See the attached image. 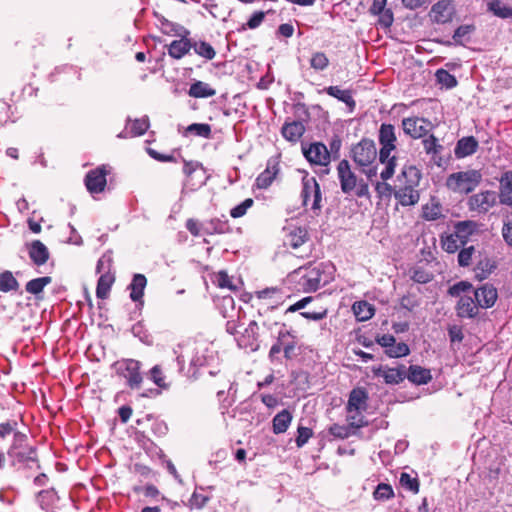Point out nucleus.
Masks as SVG:
<instances>
[{"instance_id":"f257e3e1","label":"nucleus","mask_w":512,"mask_h":512,"mask_svg":"<svg viewBox=\"0 0 512 512\" xmlns=\"http://www.w3.org/2000/svg\"><path fill=\"white\" fill-rule=\"evenodd\" d=\"M330 277L325 272L323 263L309 264L294 270L288 275V282L297 292L311 293L329 283Z\"/></svg>"},{"instance_id":"f03ea898","label":"nucleus","mask_w":512,"mask_h":512,"mask_svg":"<svg viewBox=\"0 0 512 512\" xmlns=\"http://www.w3.org/2000/svg\"><path fill=\"white\" fill-rule=\"evenodd\" d=\"M378 141L380 144L379 161L384 165L380 173L382 180H389L395 173L397 158L392 155L396 150L397 136L395 127L392 124L382 123L378 132Z\"/></svg>"},{"instance_id":"7ed1b4c3","label":"nucleus","mask_w":512,"mask_h":512,"mask_svg":"<svg viewBox=\"0 0 512 512\" xmlns=\"http://www.w3.org/2000/svg\"><path fill=\"white\" fill-rule=\"evenodd\" d=\"M477 227V223L472 220L456 222L453 233H444L440 236L441 248L449 254L457 252L468 243Z\"/></svg>"},{"instance_id":"20e7f679","label":"nucleus","mask_w":512,"mask_h":512,"mask_svg":"<svg viewBox=\"0 0 512 512\" xmlns=\"http://www.w3.org/2000/svg\"><path fill=\"white\" fill-rule=\"evenodd\" d=\"M337 174L343 193L350 194L354 192L359 198L370 197L368 183L363 180L358 182L355 173L351 170L348 160L343 159L339 162L337 166Z\"/></svg>"},{"instance_id":"39448f33","label":"nucleus","mask_w":512,"mask_h":512,"mask_svg":"<svg viewBox=\"0 0 512 512\" xmlns=\"http://www.w3.org/2000/svg\"><path fill=\"white\" fill-rule=\"evenodd\" d=\"M481 181L482 173L476 169H469L450 174L446 179V187L454 193L467 195L473 192Z\"/></svg>"},{"instance_id":"423d86ee","label":"nucleus","mask_w":512,"mask_h":512,"mask_svg":"<svg viewBox=\"0 0 512 512\" xmlns=\"http://www.w3.org/2000/svg\"><path fill=\"white\" fill-rule=\"evenodd\" d=\"M301 199L303 207H310L313 215L319 216L323 208V198L320 184L315 177L302 178Z\"/></svg>"},{"instance_id":"0eeeda50","label":"nucleus","mask_w":512,"mask_h":512,"mask_svg":"<svg viewBox=\"0 0 512 512\" xmlns=\"http://www.w3.org/2000/svg\"><path fill=\"white\" fill-rule=\"evenodd\" d=\"M7 454L13 459L14 463L29 467L30 463H35L40 468L37 457V448L28 445V436L24 437L20 443L11 442Z\"/></svg>"},{"instance_id":"6e6552de","label":"nucleus","mask_w":512,"mask_h":512,"mask_svg":"<svg viewBox=\"0 0 512 512\" xmlns=\"http://www.w3.org/2000/svg\"><path fill=\"white\" fill-rule=\"evenodd\" d=\"M351 157L359 167H370L377 157L375 142L371 139L363 138L352 147Z\"/></svg>"},{"instance_id":"1a4fd4ad","label":"nucleus","mask_w":512,"mask_h":512,"mask_svg":"<svg viewBox=\"0 0 512 512\" xmlns=\"http://www.w3.org/2000/svg\"><path fill=\"white\" fill-rule=\"evenodd\" d=\"M117 374L127 380V384L131 389L140 387L143 378L140 373L141 363L134 359H123L116 362Z\"/></svg>"},{"instance_id":"9d476101","label":"nucleus","mask_w":512,"mask_h":512,"mask_svg":"<svg viewBox=\"0 0 512 512\" xmlns=\"http://www.w3.org/2000/svg\"><path fill=\"white\" fill-rule=\"evenodd\" d=\"M403 132L413 139L426 137L434 128L433 123L423 117L413 116L401 121Z\"/></svg>"},{"instance_id":"9b49d317","label":"nucleus","mask_w":512,"mask_h":512,"mask_svg":"<svg viewBox=\"0 0 512 512\" xmlns=\"http://www.w3.org/2000/svg\"><path fill=\"white\" fill-rule=\"evenodd\" d=\"M111 173L109 165H100L88 171L85 176V186L91 194L102 193L107 185V176Z\"/></svg>"},{"instance_id":"f8f14e48","label":"nucleus","mask_w":512,"mask_h":512,"mask_svg":"<svg viewBox=\"0 0 512 512\" xmlns=\"http://www.w3.org/2000/svg\"><path fill=\"white\" fill-rule=\"evenodd\" d=\"M372 372L375 377H382L387 385H398L406 379V366L400 364L397 367L380 365L373 367Z\"/></svg>"},{"instance_id":"ddd939ff","label":"nucleus","mask_w":512,"mask_h":512,"mask_svg":"<svg viewBox=\"0 0 512 512\" xmlns=\"http://www.w3.org/2000/svg\"><path fill=\"white\" fill-rule=\"evenodd\" d=\"M496 204V193L494 191H481L469 197L467 205L470 211L479 214L487 213Z\"/></svg>"},{"instance_id":"4468645a","label":"nucleus","mask_w":512,"mask_h":512,"mask_svg":"<svg viewBox=\"0 0 512 512\" xmlns=\"http://www.w3.org/2000/svg\"><path fill=\"white\" fill-rule=\"evenodd\" d=\"M305 158L311 163L320 166H327L330 163V153L322 142H314L309 147H303Z\"/></svg>"},{"instance_id":"2eb2a0df","label":"nucleus","mask_w":512,"mask_h":512,"mask_svg":"<svg viewBox=\"0 0 512 512\" xmlns=\"http://www.w3.org/2000/svg\"><path fill=\"white\" fill-rule=\"evenodd\" d=\"M369 13L377 17V24L380 27L389 29L393 25L394 13L387 7V0H373Z\"/></svg>"},{"instance_id":"dca6fc26","label":"nucleus","mask_w":512,"mask_h":512,"mask_svg":"<svg viewBox=\"0 0 512 512\" xmlns=\"http://www.w3.org/2000/svg\"><path fill=\"white\" fill-rule=\"evenodd\" d=\"M475 301L479 308L488 309L495 305L498 299V291L491 283H485L474 289Z\"/></svg>"},{"instance_id":"f3484780","label":"nucleus","mask_w":512,"mask_h":512,"mask_svg":"<svg viewBox=\"0 0 512 512\" xmlns=\"http://www.w3.org/2000/svg\"><path fill=\"white\" fill-rule=\"evenodd\" d=\"M454 13L451 0H439L431 7L429 16L434 23L446 24L452 21Z\"/></svg>"},{"instance_id":"a211bd4d","label":"nucleus","mask_w":512,"mask_h":512,"mask_svg":"<svg viewBox=\"0 0 512 512\" xmlns=\"http://www.w3.org/2000/svg\"><path fill=\"white\" fill-rule=\"evenodd\" d=\"M422 178L421 170L413 164H405L397 176L396 186L419 188Z\"/></svg>"},{"instance_id":"6ab92c4d","label":"nucleus","mask_w":512,"mask_h":512,"mask_svg":"<svg viewBox=\"0 0 512 512\" xmlns=\"http://www.w3.org/2000/svg\"><path fill=\"white\" fill-rule=\"evenodd\" d=\"M497 268V262L486 253L479 252L478 260L473 268L474 277L479 281L487 279Z\"/></svg>"},{"instance_id":"aec40b11","label":"nucleus","mask_w":512,"mask_h":512,"mask_svg":"<svg viewBox=\"0 0 512 512\" xmlns=\"http://www.w3.org/2000/svg\"><path fill=\"white\" fill-rule=\"evenodd\" d=\"M394 198L401 206H414L420 200L419 188L394 186Z\"/></svg>"},{"instance_id":"412c9836","label":"nucleus","mask_w":512,"mask_h":512,"mask_svg":"<svg viewBox=\"0 0 512 512\" xmlns=\"http://www.w3.org/2000/svg\"><path fill=\"white\" fill-rule=\"evenodd\" d=\"M369 395L365 388L356 387L349 393L348 402L346 404V412L355 410H367Z\"/></svg>"},{"instance_id":"4be33fe9","label":"nucleus","mask_w":512,"mask_h":512,"mask_svg":"<svg viewBox=\"0 0 512 512\" xmlns=\"http://www.w3.org/2000/svg\"><path fill=\"white\" fill-rule=\"evenodd\" d=\"M12 437V442L20 443L26 433L20 431L19 422L15 418H9L5 421L0 422V440L4 441L8 437Z\"/></svg>"},{"instance_id":"5701e85b","label":"nucleus","mask_w":512,"mask_h":512,"mask_svg":"<svg viewBox=\"0 0 512 512\" xmlns=\"http://www.w3.org/2000/svg\"><path fill=\"white\" fill-rule=\"evenodd\" d=\"M28 254L36 266L46 264L50 257L48 248L40 240H34L28 245Z\"/></svg>"},{"instance_id":"b1692460","label":"nucleus","mask_w":512,"mask_h":512,"mask_svg":"<svg viewBox=\"0 0 512 512\" xmlns=\"http://www.w3.org/2000/svg\"><path fill=\"white\" fill-rule=\"evenodd\" d=\"M188 30H185V35L179 40L172 41L168 46V55L176 60L183 58L191 50V39L187 38Z\"/></svg>"},{"instance_id":"393cba45","label":"nucleus","mask_w":512,"mask_h":512,"mask_svg":"<svg viewBox=\"0 0 512 512\" xmlns=\"http://www.w3.org/2000/svg\"><path fill=\"white\" fill-rule=\"evenodd\" d=\"M456 313L460 318H475L479 313V307L472 297L461 296L456 305Z\"/></svg>"},{"instance_id":"a878e982","label":"nucleus","mask_w":512,"mask_h":512,"mask_svg":"<svg viewBox=\"0 0 512 512\" xmlns=\"http://www.w3.org/2000/svg\"><path fill=\"white\" fill-rule=\"evenodd\" d=\"M479 147V143L474 136L460 138L455 146L454 154L457 159H462L473 155Z\"/></svg>"},{"instance_id":"bb28decb","label":"nucleus","mask_w":512,"mask_h":512,"mask_svg":"<svg viewBox=\"0 0 512 512\" xmlns=\"http://www.w3.org/2000/svg\"><path fill=\"white\" fill-rule=\"evenodd\" d=\"M322 92H325L329 96L343 102L348 107L350 112L355 110L356 101L353 98L352 90L341 89L339 86H328L325 87Z\"/></svg>"},{"instance_id":"cd10ccee","label":"nucleus","mask_w":512,"mask_h":512,"mask_svg":"<svg viewBox=\"0 0 512 512\" xmlns=\"http://www.w3.org/2000/svg\"><path fill=\"white\" fill-rule=\"evenodd\" d=\"M406 378L415 385H425L432 380V373L422 366L410 365L406 367Z\"/></svg>"},{"instance_id":"c85d7f7f","label":"nucleus","mask_w":512,"mask_h":512,"mask_svg":"<svg viewBox=\"0 0 512 512\" xmlns=\"http://www.w3.org/2000/svg\"><path fill=\"white\" fill-rule=\"evenodd\" d=\"M231 232L232 227L230 226L229 221L226 219L213 217L206 221L204 233H206L207 236L229 234Z\"/></svg>"},{"instance_id":"c756f323","label":"nucleus","mask_w":512,"mask_h":512,"mask_svg":"<svg viewBox=\"0 0 512 512\" xmlns=\"http://www.w3.org/2000/svg\"><path fill=\"white\" fill-rule=\"evenodd\" d=\"M499 200L500 203L512 206V171L505 172L499 180Z\"/></svg>"},{"instance_id":"7c9ffc66","label":"nucleus","mask_w":512,"mask_h":512,"mask_svg":"<svg viewBox=\"0 0 512 512\" xmlns=\"http://www.w3.org/2000/svg\"><path fill=\"white\" fill-rule=\"evenodd\" d=\"M305 130V126L302 122L292 121L289 123H285L282 126L281 133L286 140L296 143L301 139V137L305 133Z\"/></svg>"},{"instance_id":"2f4dec72","label":"nucleus","mask_w":512,"mask_h":512,"mask_svg":"<svg viewBox=\"0 0 512 512\" xmlns=\"http://www.w3.org/2000/svg\"><path fill=\"white\" fill-rule=\"evenodd\" d=\"M421 217L426 221H436L444 218L441 203L436 198H431L428 203L422 206Z\"/></svg>"},{"instance_id":"473e14b6","label":"nucleus","mask_w":512,"mask_h":512,"mask_svg":"<svg viewBox=\"0 0 512 512\" xmlns=\"http://www.w3.org/2000/svg\"><path fill=\"white\" fill-rule=\"evenodd\" d=\"M115 282V274L111 271H107L103 273L98 281H97V287H96V296L99 299H107L112 285Z\"/></svg>"},{"instance_id":"72a5a7b5","label":"nucleus","mask_w":512,"mask_h":512,"mask_svg":"<svg viewBox=\"0 0 512 512\" xmlns=\"http://www.w3.org/2000/svg\"><path fill=\"white\" fill-rule=\"evenodd\" d=\"M279 172V167L277 163L271 165L268 163L266 169L261 172L256 178V186L259 189H267L276 178Z\"/></svg>"},{"instance_id":"f704fd0d","label":"nucleus","mask_w":512,"mask_h":512,"mask_svg":"<svg viewBox=\"0 0 512 512\" xmlns=\"http://www.w3.org/2000/svg\"><path fill=\"white\" fill-rule=\"evenodd\" d=\"M147 285V278L143 274H135L129 285L130 298L134 302L141 301L144 296V289Z\"/></svg>"},{"instance_id":"c9c22d12","label":"nucleus","mask_w":512,"mask_h":512,"mask_svg":"<svg viewBox=\"0 0 512 512\" xmlns=\"http://www.w3.org/2000/svg\"><path fill=\"white\" fill-rule=\"evenodd\" d=\"M216 94V90L208 83L195 81L188 90V95L192 98H209Z\"/></svg>"},{"instance_id":"e433bc0d","label":"nucleus","mask_w":512,"mask_h":512,"mask_svg":"<svg viewBox=\"0 0 512 512\" xmlns=\"http://www.w3.org/2000/svg\"><path fill=\"white\" fill-rule=\"evenodd\" d=\"M292 421V414L287 409H283L279 413H277L273 420V432L275 434H281L287 431L290 423Z\"/></svg>"},{"instance_id":"4c0bfd02","label":"nucleus","mask_w":512,"mask_h":512,"mask_svg":"<svg viewBox=\"0 0 512 512\" xmlns=\"http://www.w3.org/2000/svg\"><path fill=\"white\" fill-rule=\"evenodd\" d=\"M308 240V232L305 228L295 227L287 235L286 244L293 249L302 246Z\"/></svg>"},{"instance_id":"58836bf2","label":"nucleus","mask_w":512,"mask_h":512,"mask_svg":"<svg viewBox=\"0 0 512 512\" xmlns=\"http://www.w3.org/2000/svg\"><path fill=\"white\" fill-rule=\"evenodd\" d=\"M355 317L358 321H367L375 314V308L367 301L355 302L352 306Z\"/></svg>"},{"instance_id":"ea45409f","label":"nucleus","mask_w":512,"mask_h":512,"mask_svg":"<svg viewBox=\"0 0 512 512\" xmlns=\"http://www.w3.org/2000/svg\"><path fill=\"white\" fill-rule=\"evenodd\" d=\"M19 282L9 270L0 273V292H16L19 289Z\"/></svg>"},{"instance_id":"a19ab883","label":"nucleus","mask_w":512,"mask_h":512,"mask_svg":"<svg viewBox=\"0 0 512 512\" xmlns=\"http://www.w3.org/2000/svg\"><path fill=\"white\" fill-rule=\"evenodd\" d=\"M191 49H193L198 56L206 60H212L216 56L215 49L210 43L206 41H191Z\"/></svg>"},{"instance_id":"79ce46f5","label":"nucleus","mask_w":512,"mask_h":512,"mask_svg":"<svg viewBox=\"0 0 512 512\" xmlns=\"http://www.w3.org/2000/svg\"><path fill=\"white\" fill-rule=\"evenodd\" d=\"M51 282L52 278L50 276L34 278L26 283L25 290L29 294L38 296Z\"/></svg>"},{"instance_id":"37998d69","label":"nucleus","mask_w":512,"mask_h":512,"mask_svg":"<svg viewBox=\"0 0 512 512\" xmlns=\"http://www.w3.org/2000/svg\"><path fill=\"white\" fill-rule=\"evenodd\" d=\"M366 410H355L353 412H346L347 424L356 432V430L368 426V420L363 415Z\"/></svg>"},{"instance_id":"c03bdc74","label":"nucleus","mask_w":512,"mask_h":512,"mask_svg":"<svg viewBox=\"0 0 512 512\" xmlns=\"http://www.w3.org/2000/svg\"><path fill=\"white\" fill-rule=\"evenodd\" d=\"M423 149L426 154L431 155L435 159L438 154L443 151V146L439 143L438 139L433 134H428L422 140Z\"/></svg>"},{"instance_id":"a18cd8bd","label":"nucleus","mask_w":512,"mask_h":512,"mask_svg":"<svg viewBox=\"0 0 512 512\" xmlns=\"http://www.w3.org/2000/svg\"><path fill=\"white\" fill-rule=\"evenodd\" d=\"M488 10L502 19H512V7L506 6L501 0H490Z\"/></svg>"},{"instance_id":"49530a36","label":"nucleus","mask_w":512,"mask_h":512,"mask_svg":"<svg viewBox=\"0 0 512 512\" xmlns=\"http://www.w3.org/2000/svg\"><path fill=\"white\" fill-rule=\"evenodd\" d=\"M309 64L313 70L319 72L324 71L329 67L330 60L326 53L322 51H316L312 53Z\"/></svg>"},{"instance_id":"de8ad7c7","label":"nucleus","mask_w":512,"mask_h":512,"mask_svg":"<svg viewBox=\"0 0 512 512\" xmlns=\"http://www.w3.org/2000/svg\"><path fill=\"white\" fill-rule=\"evenodd\" d=\"M328 433L336 439H348L356 432L348 425L334 423L328 428Z\"/></svg>"},{"instance_id":"09e8293b","label":"nucleus","mask_w":512,"mask_h":512,"mask_svg":"<svg viewBox=\"0 0 512 512\" xmlns=\"http://www.w3.org/2000/svg\"><path fill=\"white\" fill-rule=\"evenodd\" d=\"M206 221H200L197 218H188L185 222V228L193 237L207 236L204 233Z\"/></svg>"},{"instance_id":"8fccbe9b","label":"nucleus","mask_w":512,"mask_h":512,"mask_svg":"<svg viewBox=\"0 0 512 512\" xmlns=\"http://www.w3.org/2000/svg\"><path fill=\"white\" fill-rule=\"evenodd\" d=\"M186 132L206 139L212 136L211 126L206 123H192L186 128Z\"/></svg>"},{"instance_id":"3c124183","label":"nucleus","mask_w":512,"mask_h":512,"mask_svg":"<svg viewBox=\"0 0 512 512\" xmlns=\"http://www.w3.org/2000/svg\"><path fill=\"white\" fill-rule=\"evenodd\" d=\"M410 349L409 346L404 342L396 343L394 342L393 346L388 347L385 350V354L390 358H400L409 355Z\"/></svg>"},{"instance_id":"603ef678","label":"nucleus","mask_w":512,"mask_h":512,"mask_svg":"<svg viewBox=\"0 0 512 512\" xmlns=\"http://www.w3.org/2000/svg\"><path fill=\"white\" fill-rule=\"evenodd\" d=\"M435 76L437 82L448 89L455 87L458 83L456 77L445 69H438Z\"/></svg>"},{"instance_id":"864d4df0","label":"nucleus","mask_w":512,"mask_h":512,"mask_svg":"<svg viewBox=\"0 0 512 512\" xmlns=\"http://www.w3.org/2000/svg\"><path fill=\"white\" fill-rule=\"evenodd\" d=\"M475 254V247L469 246V247H463L457 257L458 265L460 267H468L472 264L473 256Z\"/></svg>"},{"instance_id":"5fc2aeb1","label":"nucleus","mask_w":512,"mask_h":512,"mask_svg":"<svg viewBox=\"0 0 512 512\" xmlns=\"http://www.w3.org/2000/svg\"><path fill=\"white\" fill-rule=\"evenodd\" d=\"M400 484L402 487L406 488L407 490L411 491L414 494H417L419 492L420 483L418 478L411 477L410 474L403 472L400 475Z\"/></svg>"},{"instance_id":"6e6d98bb","label":"nucleus","mask_w":512,"mask_h":512,"mask_svg":"<svg viewBox=\"0 0 512 512\" xmlns=\"http://www.w3.org/2000/svg\"><path fill=\"white\" fill-rule=\"evenodd\" d=\"M373 496L376 500L384 501L394 497V491L391 485L380 483L373 492Z\"/></svg>"},{"instance_id":"4d7b16f0","label":"nucleus","mask_w":512,"mask_h":512,"mask_svg":"<svg viewBox=\"0 0 512 512\" xmlns=\"http://www.w3.org/2000/svg\"><path fill=\"white\" fill-rule=\"evenodd\" d=\"M411 279L420 284H426L433 279V274L422 267H414L410 271Z\"/></svg>"},{"instance_id":"13d9d810","label":"nucleus","mask_w":512,"mask_h":512,"mask_svg":"<svg viewBox=\"0 0 512 512\" xmlns=\"http://www.w3.org/2000/svg\"><path fill=\"white\" fill-rule=\"evenodd\" d=\"M214 282L219 288H227L231 291L237 290V287L233 284L232 279L230 278L226 271H219L215 275Z\"/></svg>"},{"instance_id":"bf43d9fd","label":"nucleus","mask_w":512,"mask_h":512,"mask_svg":"<svg viewBox=\"0 0 512 512\" xmlns=\"http://www.w3.org/2000/svg\"><path fill=\"white\" fill-rule=\"evenodd\" d=\"M149 128V120L147 118L135 119L130 126L132 136H141Z\"/></svg>"},{"instance_id":"052dcab7","label":"nucleus","mask_w":512,"mask_h":512,"mask_svg":"<svg viewBox=\"0 0 512 512\" xmlns=\"http://www.w3.org/2000/svg\"><path fill=\"white\" fill-rule=\"evenodd\" d=\"M254 205V200L252 198H247L239 205L235 206L230 210V216L232 218H240L247 213V210Z\"/></svg>"},{"instance_id":"680f3d73","label":"nucleus","mask_w":512,"mask_h":512,"mask_svg":"<svg viewBox=\"0 0 512 512\" xmlns=\"http://www.w3.org/2000/svg\"><path fill=\"white\" fill-rule=\"evenodd\" d=\"M313 436V430L309 427L299 426L297 428V437L295 439L298 448L303 447Z\"/></svg>"},{"instance_id":"e2e57ef3","label":"nucleus","mask_w":512,"mask_h":512,"mask_svg":"<svg viewBox=\"0 0 512 512\" xmlns=\"http://www.w3.org/2000/svg\"><path fill=\"white\" fill-rule=\"evenodd\" d=\"M150 377L154 384L160 388H167L169 386L168 383H166L165 381V376L159 365H155L154 367L151 368Z\"/></svg>"},{"instance_id":"0e129e2a","label":"nucleus","mask_w":512,"mask_h":512,"mask_svg":"<svg viewBox=\"0 0 512 512\" xmlns=\"http://www.w3.org/2000/svg\"><path fill=\"white\" fill-rule=\"evenodd\" d=\"M473 288L472 284L468 281H460L452 285L448 289V294L452 297H458L461 293L467 292Z\"/></svg>"},{"instance_id":"69168bd1","label":"nucleus","mask_w":512,"mask_h":512,"mask_svg":"<svg viewBox=\"0 0 512 512\" xmlns=\"http://www.w3.org/2000/svg\"><path fill=\"white\" fill-rule=\"evenodd\" d=\"M475 31V26L472 24L459 26L453 34L455 43L462 44V40L465 36Z\"/></svg>"},{"instance_id":"338daca9","label":"nucleus","mask_w":512,"mask_h":512,"mask_svg":"<svg viewBox=\"0 0 512 512\" xmlns=\"http://www.w3.org/2000/svg\"><path fill=\"white\" fill-rule=\"evenodd\" d=\"M386 181L387 180L377 182L375 185V191L380 198L390 197L392 194L394 195V187Z\"/></svg>"},{"instance_id":"774afa93","label":"nucleus","mask_w":512,"mask_h":512,"mask_svg":"<svg viewBox=\"0 0 512 512\" xmlns=\"http://www.w3.org/2000/svg\"><path fill=\"white\" fill-rule=\"evenodd\" d=\"M208 500L209 498L206 495L194 492L189 499V504L191 508L201 509L207 504Z\"/></svg>"}]
</instances>
